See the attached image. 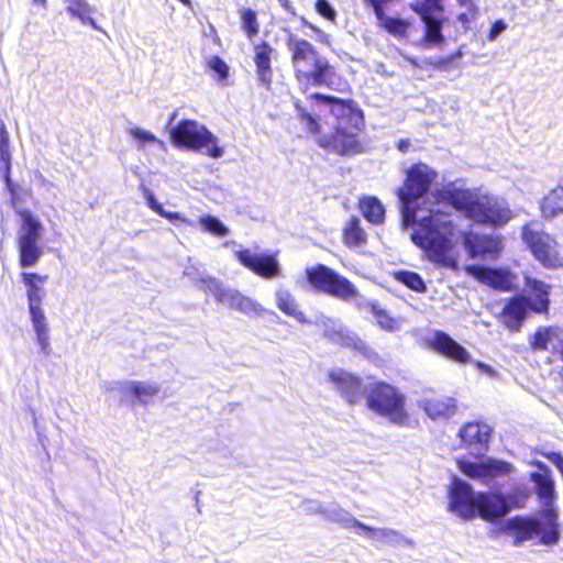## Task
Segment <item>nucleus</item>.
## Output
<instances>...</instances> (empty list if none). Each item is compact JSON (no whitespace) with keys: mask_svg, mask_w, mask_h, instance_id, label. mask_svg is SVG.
Instances as JSON below:
<instances>
[{"mask_svg":"<svg viewBox=\"0 0 563 563\" xmlns=\"http://www.w3.org/2000/svg\"><path fill=\"white\" fill-rule=\"evenodd\" d=\"M129 134L136 141L140 142V145L145 143H161L159 140L150 131L141 129L139 126L131 128L129 130Z\"/></svg>","mask_w":563,"mask_h":563,"instance_id":"nucleus-46","label":"nucleus"},{"mask_svg":"<svg viewBox=\"0 0 563 563\" xmlns=\"http://www.w3.org/2000/svg\"><path fill=\"white\" fill-rule=\"evenodd\" d=\"M432 7L426 3L417 4L413 10L420 15L421 21L424 23V42L430 46L440 47L444 44V36L442 34V22L431 12Z\"/></svg>","mask_w":563,"mask_h":563,"instance_id":"nucleus-19","label":"nucleus"},{"mask_svg":"<svg viewBox=\"0 0 563 563\" xmlns=\"http://www.w3.org/2000/svg\"><path fill=\"white\" fill-rule=\"evenodd\" d=\"M274 52V48L265 42L254 46V63L256 66L257 80L266 88L271 87L273 80L271 63Z\"/></svg>","mask_w":563,"mask_h":563,"instance_id":"nucleus-22","label":"nucleus"},{"mask_svg":"<svg viewBox=\"0 0 563 563\" xmlns=\"http://www.w3.org/2000/svg\"><path fill=\"white\" fill-rule=\"evenodd\" d=\"M123 390L128 395H133L136 400L143 405L151 404L161 394V385L152 382H129Z\"/></svg>","mask_w":563,"mask_h":563,"instance_id":"nucleus-28","label":"nucleus"},{"mask_svg":"<svg viewBox=\"0 0 563 563\" xmlns=\"http://www.w3.org/2000/svg\"><path fill=\"white\" fill-rule=\"evenodd\" d=\"M529 343L534 351H545L559 355L563 362V331L554 327H540Z\"/></svg>","mask_w":563,"mask_h":563,"instance_id":"nucleus-17","label":"nucleus"},{"mask_svg":"<svg viewBox=\"0 0 563 563\" xmlns=\"http://www.w3.org/2000/svg\"><path fill=\"white\" fill-rule=\"evenodd\" d=\"M278 3L282 5L283 9H285L286 11H289L291 13H294V8L292 5L290 4L289 0H277Z\"/></svg>","mask_w":563,"mask_h":563,"instance_id":"nucleus-58","label":"nucleus"},{"mask_svg":"<svg viewBox=\"0 0 563 563\" xmlns=\"http://www.w3.org/2000/svg\"><path fill=\"white\" fill-rule=\"evenodd\" d=\"M21 278L26 287L27 305H42L46 295L44 285L47 276L24 272L21 274Z\"/></svg>","mask_w":563,"mask_h":563,"instance_id":"nucleus-27","label":"nucleus"},{"mask_svg":"<svg viewBox=\"0 0 563 563\" xmlns=\"http://www.w3.org/2000/svg\"><path fill=\"white\" fill-rule=\"evenodd\" d=\"M397 279L415 291H423L426 289L422 278L413 272H399Z\"/></svg>","mask_w":563,"mask_h":563,"instance_id":"nucleus-42","label":"nucleus"},{"mask_svg":"<svg viewBox=\"0 0 563 563\" xmlns=\"http://www.w3.org/2000/svg\"><path fill=\"white\" fill-rule=\"evenodd\" d=\"M318 512L324 515L328 519L343 526L346 529L360 528L362 522L354 518L347 510H344L336 505L319 506Z\"/></svg>","mask_w":563,"mask_h":563,"instance_id":"nucleus-32","label":"nucleus"},{"mask_svg":"<svg viewBox=\"0 0 563 563\" xmlns=\"http://www.w3.org/2000/svg\"><path fill=\"white\" fill-rule=\"evenodd\" d=\"M526 287L530 297L511 299L503 310L504 323L509 329H519L527 311L547 312L549 309V286L536 278L526 277Z\"/></svg>","mask_w":563,"mask_h":563,"instance_id":"nucleus-7","label":"nucleus"},{"mask_svg":"<svg viewBox=\"0 0 563 563\" xmlns=\"http://www.w3.org/2000/svg\"><path fill=\"white\" fill-rule=\"evenodd\" d=\"M521 238L531 250L534 257L549 268L563 266V258L556 251V242L537 228L536 223H528L522 228Z\"/></svg>","mask_w":563,"mask_h":563,"instance_id":"nucleus-11","label":"nucleus"},{"mask_svg":"<svg viewBox=\"0 0 563 563\" xmlns=\"http://www.w3.org/2000/svg\"><path fill=\"white\" fill-rule=\"evenodd\" d=\"M367 234L361 228L358 218H351L344 229V243L347 246H360L366 242Z\"/></svg>","mask_w":563,"mask_h":563,"instance_id":"nucleus-36","label":"nucleus"},{"mask_svg":"<svg viewBox=\"0 0 563 563\" xmlns=\"http://www.w3.org/2000/svg\"><path fill=\"white\" fill-rule=\"evenodd\" d=\"M286 47L290 55L294 76L299 85L308 87H328L338 90L336 73L330 62L321 56L307 40L286 30Z\"/></svg>","mask_w":563,"mask_h":563,"instance_id":"nucleus-3","label":"nucleus"},{"mask_svg":"<svg viewBox=\"0 0 563 563\" xmlns=\"http://www.w3.org/2000/svg\"><path fill=\"white\" fill-rule=\"evenodd\" d=\"M358 306L371 311L382 329L395 331L399 328L398 321L391 318L384 309H380L375 302L364 300L358 302Z\"/></svg>","mask_w":563,"mask_h":563,"instance_id":"nucleus-35","label":"nucleus"},{"mask_svg":"<svg viewBox=\"0 0 563 563\" xmlns=\"http://www.w3.org/2000/svg\"><path fill=\"white\" fill-rule=\"evenodd\" d=\"M437 178V170L424 163L413 164L406 170L404 187L398 190L402 225L410 228L411 241L430 262L454 268L456 261L451 252L455 245L457 216L453 213L452 202L442 195L451 184L432 195L434 201L418 206V200L430 190Z\"/></svg>","mask_w":563,"mask_h":563,"instance_id":"nucleus-1","label":"nucleus"},{"mask_svg":"<svg viewBox=\"0 0 563 563\" xmlns=\"http://www.w3.org/2000/svg\"><path fill=\"white\" fill-rule=\"evenodd\" d=\"M303 24L308 25L314 33L316 37L314 40L321 44L330 45V36L329 34L324 33L320 29L316 27L314 25L308 23L306 20H303Z\"/></svg>","mask_w":563,"mask_h":563,"instance_id":"nucleus-52","label":"nucleus"},{"mask_svg":"<svg viewBox=\"0 0 563 563\" xmlns=\"http://www.w3.org/2000/svg\"><path fill=\"white\" fill-rule=\"evenodd\" d=\"M18 246L20 253V265L22 267H32L36 265L43 255V250L38 243H18Z\"/></svg>","mask_w":563,"mask_h":563,"instance_id":"nucleus-37","label":"nucleus"},{"mask_svg":"<svg viewBox=\"0 0 563 563\" xmlns=\"http://www.w3.org/2000/svg\"><path fill=\"white\" fill-rule=\"evenodd\" d=\"M409 25L410 24L407 21L391 16H388L384 23L380 24V26L384 27L388 33L399 37H402L407 34Z\"/></svg>","mask_w":563,"mask_h":563,"instance_id":"nucleus-41","label":"nucleus"},{"mask_svg":"<svg viewBox=\"0 0 563 563\" xmlns=\"http://www.w3.org/2000/svg\"><path fill=\"white\" fill-rule=\"evenodd\" d=\"M419 404L431 419L449 418L456 410L455 399L452 397L422 398Z\"/></svg>","mask_w":563,"mask_h":563,"instance_id":"nucleus-25","label":"nucleus"},{"mask_svg":"<svg viewBox=\"0 0 563 563\" xmlns=\"http://www.w3.org/2000/svg\"><path fill=\"white\" fill-rule=\"evenodd\" d=\"M306 276L313 289L343 301H350L358 296L353 283L327 265L317 264L306 268Z\"/></svg>","mask_w":563,"mask_h":563,"instance_id":"nucleus-9","label":"nucleus"},{"mask_svg":"<svg viewBox=\"0 0 563 563\" xmlns=\"http://www.w3.org/2000/svg\"><path fill=\"white\" fill-rule=\"evenodd\" d=\"M389 0H364V2L371 7H383Z\"/></svg>","mask_w":563,"mask_h":563,"instance_id":"nucleus-57","label":"nucleus"},{"mask_svg":"<svg viewBox=\"0 0 563 563\" xmlns=\"http://www.w3.org/2000/svg\"><path fill=\"white\" fill-rule=\"evenodd\" d=\"M21 225L18 231V243H38L43 225L30 211H22Z\"/></svg>","mask_w":563,"mask_h":563,"instance_id":"nucleus-26","label":"nucleus"},{"mask_svg":"<svg viewBox=\"0 0 563 563\" xmlns=\"http://www.w3.org/2000/svg\"><path fill=\"white\" fill-rule=\"evenodd\" d=\"M540 210L545 219H553L563 213V187L558 186L544 196Z\"/></svg>","mask_w":563,"mask_h":563,"instance_id":"nucleus-31","label":"nucleus"},{"mask_svg":"<svg viewBox=\"0 0 563 563\" xmlns=\"http://www.w3.org/2000/svg\"><path fill=\"white\" fill-rule=\"evenodd\" d=\"M181 3L186 4V5H190V0H179Z\"/></svg>","mask_w":563,"mask_h":563,"instance_id":"nucleus-60","label":"nucleus"},{"mask_svg":"<svg viewBox=\"0 0 563 563\" xmlns=\"http://www.w3.org/2000/svg\"><path fill=\"white\" fill-rule=\"evenodd\" d=\"M277 308L285 314L295 318L300 323H307L305 313L299 309L298 302L289 290L278 288L275 292Z\"/></svg>","mask_w":563,"mask_h":563,"instance_id":"nucleus-29","label":"nucleus"},{"mask_svg":"<svg viewBox=\"0 0 563 563\" xmlns=\"http://www.w3.org/2000/svg\"><path fill=\"white\" fill-rule=\"evenodd\" d=\"M385 543L390 545L407 544L408 540L395 530L387 529L385 536Z\"/></svg>","mask_w":563,"mask_h":563,"instance_id":"nucleus-49","label":"nucleus"},{"mask_svg":"<svg viewBox=\"0 0 563 563\" xmlns=\"http://www.w3.org/2000/svg\"><path fill=\"white\" fill-rule=\"evenodd\" d=\"M5 134L4 126L1 128V141H3Z\"/></svg>","mask_w":563,"mask_h":563,"instance_id":"nucleus-59","label":"nucleus"},{"mask_svg":"<svg viewBox=\"0 0 563 563\" xmlns=\"http://www.w3.org/2000/svg\"><path fill=\"white\" fill-rule=\"evenodd\" d=\"M526 495L525 494H521V501H523L526 499Z\"/></svg>","mask_w":563,"mask_h":563,"instance_id":"nucleus-62","label":"nucleus"},{"mask_svg":"<svg viewBox=\"0 0 563 563\" xmlns=\"http://www.w3.org/2000/svg\"><path fill=\"white\" fill-rule=\"evenodd\" d=\"M310 98L316 101L320 111L328 110L335 120L334 133L320 137V145L342 155L354 152L357 142L352 129H357L363 120L356 103L322 93H312Z\"/></svg>","mask_w":563,"mask_h":563,"instance_id":"nucleus-4","label":"nucleus"},{"mask_svg":"<svg viewBox=\"0 0 563 563\" xmlns=\"http://www.w3.org/2000/svg\"><path fill=\"white\" fill-rule=\"evenodd\" d=\"M242 26L247 34L249 38H252L258 33V23L255 11L252 9L241 10Z\"/></svg>","mask_w":563,"mask_h":563,"instance_id":"nucleus-40","label":"nucleus"},{"mask_svg":"<svg viewBox=\"0 0 563 563\" xmlns=\"http://www.w3.org/2000/svg\"><path fill=\"white\" fill-rule=\"evenodd\" d=\"M209 69L218 75V82L223 85L229 76V66L219 56H211L207 60Z\"/></svg>","mask_w":563,"mask_h":563,"instance_id":"nucleus-43","label":"nucleus"},{"mask_svg":"<svg viewBox=\"0 0 563 563\" xmlns=\"http://www.w3.org/2000/svg\"><path fill=\"white\" fill-rule=\"evenodd\" d=\"M170 139L174 145L191 151H202L212 157L220 158L224 151L218 146L217 136L203 124L196 120H181L170 129Z\"/></svg>","mask_w":563,"mask_h":563,"instance_id":"nucleus-8","label":"nucleus"},{"mask_svg":"<svg viewBox=\"0 0 563 563\" xmlns=\"http://www.w3.org/2000/svg\"><path fill=\"white\" fill-rule=\"evenodd\" d=\"M463 56V49L460 47L455 53L451 54L446 58L439 60V67L441 69H446V65L453 63L454 60L461 58Z\"/></svg>","mask_w":563,"mask_h":563,"instance_id":"nucleus-54","label":"nucleus"},{"mask_svg":"<svg viewBox=\"0 0 563 563\" xmlns=\"http://www.w3.org/2000/svg\"><path fill=\"white\" fill-rule=\"evenodd\" d=\"M65 10L71 19H77L81 24H89L95 30H99L95 19H92L93 8L87 0H65Z\"/></svg>","mask_w":563,"mask_h":563,"instance_id":"nucleus-30","label":"nucleus"},{"mask_svg":"<svg viewBox=\"0 0 563 563\" xmlns=\"http://www.w3.org/2000/svg\"><path fill=\"white\" fill-rule=\"evenodd\" d=\"M467 273L483 284L503 291L511 290L517 279L515 275L504 268H488L473 265L467 267Z\"/></svg>","mask_w":563,"mask_h":563,"instance_id":"nucleus-15","label":"nucleus"},{"mask_svg":"<svg viewBox=\"0 0 563 563\" xmlns=\"http://www.w3.org/2000/svg\"><path fill=\"white\" fill-rule=\"evenodd\" d=\"M411 146L410 142L408 140H400L398 143H397V148L402 152V153H406L409 151V147Z\"/></svg>","mask_w":563,"mask_h":563,"instance_id":"nucleus-56","label":"nucleus"},{"mask_svg":"<svg viewBox=\"0 0 563 563\" xmlns=\"http://www.w3.org/2000/svg\"><path fill=\"white\" fill-rule=\"evenodd\" d=\"M159 216L168 219L169 221L174 222L176 220H179L190 227H194L195 223L188 219H186L183 214L178 213V212H168L166 210L163 209V212H159Z\"/></svg>","mask_w":563,"mask_h":563,"instance_id":"nucleus-53","label":"nucleus"},{"mask_svg":"<svg viewBox=\"0 0 563 563\" xmlns=\"http://www.w3.org/2000/svg\"><path fill=\"white\" fill-rule=\"evenodd\" d=\"M358 529L363 533H365V536L367 538H369L371 540L380 542V543H385V536H386L387 529H380V528L376 529V528L365 526L364 523H362V526H360Z\"/></svg>","mask_w":563,"mask_h":563,"instance_id":"nucleus-47","label":"nucleus"},{"mask_svg":"<svg viewBox=\"0 0 563 563\" xmlns=\"http://www.w3.org/2000/svg\"><path fill=\"white\" fill-rule=\"evenodd\" d=\"M360 208L365 219L374 224L382 223L385 209L376 197H365L360 201Z\"/></svg>","mask_w":563,"mask_h":563,"instance_id":"nucleus-34","label":"nucleus"},{"mask_svg":"<svg viewBox=\"0 0 563 563\" xmlns=\"http://www.w3.org/2000/svg\"><path fill=\"white\" fill-rule=\"evenodd\" d=\"M459 466L466 476L484 484H489L494 477L509 474L512 468L507 462L492 459L482 463L459 461Z\"/></svg>","mask_w":563,"mask_h":563,"instance_id":"nucleus-14","label":"nucleus"},{"mask_svg":"<svg viewBox=\"0 0 563 563\" xmlns=\"http://www.w3.org/2000/svg\"><path fill=\"white\" fill-rule=\"evenodd\" d=\"M364 396L368 409L387 418L391 423L404 426L408 421L406 397L396 387L375 382L365 386Z\"/></svg>","mask_w":563,"mask_h":563,"instance_id":"nucleus-6","label":"nucleus"},{"mask_svg":"<svg viewBox=\"0 0 563 563\" xmlns=\"http://www.w3.org/2000/svg\"><path fill=\"white\" fill-rule=\"evenodd\" d=\"M325 335H329L332 341L338 343H342L343 345L351 346L357 351H360L365 356L369 357L373 351L354 333L345 332L342 328H339L331 335L329 332H325Z\"/></svg>","mask_w":563,"mask_h":563,"instance_id":"nucleus-33","label":"nucleus"},{"mask_svg":"<svg viewBox=\"0 0 563 563\" xmlns=\"http://www.w3.org/2000/svg\"><path fill=\"white\" fill-rule=\"evenodd\" d=\"M175 118H176V112H174V113L172 114L170 120H169V123H170V122H173V121L175 120Z\"/></svg>","mask_w":563,"mask_h":563,"instance_id":"nucleus-61","label":"nucleus"},{"mask_svg":"<svg viewBox=\"0 0 563 563\" xmlns=\"http://www.w3.org/2000/svg\"><path fill=\"white\" fill-rule=\"evenodd\" d=\"M329 378L347 402L356 404L362 399V383L358 377L343 369H333L329 373Z\"/></svg>","mask_w":563,"mask_h":563,"instance_id":"nucleus-18","label":"nucleus"},{"mask_svg":"<svg viewBox=\"0 0 563 563\" xmlns=\"http://www.w3.org/2000/svg\"><path fill=\"white\" fill-rule=\"evenodd\" d=\"M427 345L434 352L445 356L457 363H473L478 371L490 378L497 377V372L490 365L481 361H472L471 354L443 331H434V333L426 339Z\"/></svg>","mask_w":563,"mask_h":563,"instance_id":"nucleus-10","label":"nucleus"},{"mask_svg":"<svg viewBox=\"0 0 563 563\" xmlns=\"http://www.w3.org/2000/svg\"><path fill=\"white\" fill-rule=\"evenodd\" d=\"M507 24L504 20H497L493 23L489 33L487 35L490 42H494L504 31H506Z\"/></svg>","mask_w":563,"mask_h":563,"instance_id":"nucleus-50","label":"nucleus"},{"mask_svg":"<svg viewBox=\"0 0 563 563\" xmlns=\"http://www.w3.org/2000/svg\"><path fill=\"white\" fill-rule=\"evenodd\" d=\"M235 255L241 264L262 277L272 278L279 274L280 266L274 255L252 253L250 250L238 251Z\"/></svg>","mask_w":563,"mask_h":563,"instance_id":"nucleus-16","label":"nucleus"},{"mask_svg":"<svg viewBox=\"0 0 563 563\" xmlns=\"http://www.w3.org/2000/svg\"><path fill=\"white\" fill-rule=\"evenodd\" d=\"M316 9L319 14L324 16L328 20H334L335 11L332 5L328 2V0H317Z\"/></svg>","mask_w":563,"mask_h":563,"instance_id":"nucleus-48","label":"nucleus"},{"mask_svg":"<svg viewBox=\"0 0 563 563\" xmlns=\"http://www.w3.org/2000/svg\"><path fill=\"white\" fill-rule=\"evenodd\" d=\"M222 305L251 317H261L265 312V309L260 302L242 295L239 290L233 288H230V291Z\"/></svg>","mask_w":563,"mask_h":563,"instance_id":"nucleus-24","label":"nucleus"},{"mask_svg":"<svg viewBox=\"0 0 563 563\" xmlns=\"http://www.w3.org/2000/svg\"><path fill=\"white\" fill-rule=\"evenodd\" d=\"M477 494L466 482L454 477L449 488V510L464 520L476 517Z\"/></svg>","mask_w":563,"mask_h":563,"instance_id":"nucleus-12","label":"nucleus"},{"mask_svg":"<svg viewBox=\"0 0 563 563\" xmlns=\"http://www.w3.org/2000/svg\"><path fill=\"white\" fill-rule=\"evenodd\" d=\"M201 284L203 289L211 294L219 303L224 302L230 288H224L223 285L213 277L202 278Z\"/></svg>","mask_w":563,"mask_h":563,"instance_id":"nucleus-39","label":"nucleus"},{"mask_svg":"<svg viewBox=\"0 0 563 563\" xmlns=\"http://www.w3.org/2000/svg\"><path fill=\"white\" fill-rule=\"evenodd\" d=\"M460 437L474 453L482 454L487 449L490 428L485 423L470 422L461 429Z\"/></svg>","mask_w":563,"mask_h":563,"instance_id":"nucleus-21","label":"nucleus"},{"mask_svg":"<svg viewBox=\"0 0 563 563\" xmlns=\"http://www.w3.org/2000/svg\"><path fill=\"white\" fill-rule=\"evenodd\" d=\"M374 9L375 16L380 24L384 23V21L388 18V15L385 14L383 7H372Z\"/></svg>","mask_w":563,"mask_h":563,"instance_id":"nucleus-55","label":"nucleus"},{"mask_svg":"<svg viewBox=\"0 0 563 563\" xmlns=\"http://www.w3.org/2000/svg\"><path fill=\"white\" fill-rule=\"evenodd\" d=\"M463 245L471 257H495L501 250V244L498 239L486 235L481 236L472 232H466L463 234Z\"/></svg>","mask_w":563,"mask_h":563,"instance_id":"nucleus-20","label":"nucleus"},{"mask_svg":"<svg viewBox=\"0 0 563 563\" xmlns=\"http://www.w3.org/2000/svg\"><path fill=\"white\" fill-rule=\"evenodd\" d=\"M296 110H297V114L301 119L302 124L306 126V129L309 132H311L313 134L320 133V125H319V123L317 122V120L309 112H307L298 103H296Z\"/></svg>","mask_w":563,"mask_h":563,"instance_id":"nucleus-45","label":"nucleus"},{"mask_svg":"<svg viewBox=\"0 0 563 563\" xmlns=\"http://www.w3.org/2000/svg\"><path fill=\"white\" fill-rule=\"evenodd\" d=\"M442 195L452 202L453 213L455 210H461L468 218L481 223L499 227L506 224L512 217L504 199L483 195L477 190L461 189L451 184Z\"/></svg>","mask_w":563,"mask_h":563,"instance_id":"nucleus-5","label":"nucleus"},{"mask_svg":"<svg viewBox=\"0 0 563 563\" xmlns=\"http://www.w3.org/2000/svg\"><path fill=\"white\" fill-rule=\"evenodd\" d=\"M426 1L429 3L430 7L434 8L435 10L442 9V0H426ZM457 1L462 7H465L468 11V13L464 12L460 15L461 21H467L468 14L471 15V18H474L476 15L477 8L474 3V0H457Z\"/></svg>","mask_w":563,"mask_h":563,"instance_id":"nucleus-44","label":"nucleus"},{"mask_svg":"<svg viewBox=\"0 0 563 563\" xmlns=\"http://www.w3.org/2000/svg\"><path fill=\"white\" fill-rule=\"evenodd\" d=\"M143 194L146 199L147 206L153 211H155L158 214H159V212H163V206L159 202H157V200L154 197V194L150 189L143 187Z\"/></svg>","mask_w":563,"mask_h":563,"instance_id":"nucleus-51","label":"nucleus"},{"mask_svg":"<svg viewBox=\"0 0 563 563\" xmlns=\"http://www.w3.org/2000/svg\"><path fill=\"white\" fill-rule=\"evenodd\" d=\"M29 312L41 351L48 355L51 352L49 330L42 305H29Z\"/></svg>","mask_w":563,"mask_h":563,"instance_id":"nucleus-23","label":"nucleus"},{"mask_svg":"<svg viewBox=\"0 0 563 563\" xmlns=\"http://www.w3.org/2000/svg\"><path fill=\"white\" fill-rule=\"evenodd\" d=\"M543 472L531 474L537 494L542 505L538 518L514 517L506 521L505 531L519 545L525 541H538L542 544H555L559 540L558 514L554 508V482L548 467L539 464Z\"/></svg>","mask_w":563,"mask_h":563,"instance_id":"nucleus-2","label":"nucleus"},{"mask_svg":"<svg viewBox=\"0 0 563 563\" xmlns=\"http://www.w3.org/2000/svg\"><path fill=\"white\" fill-rule=\"evenodd\" d=\"M520 507L521 503L515 500V496L509 494L507 496L500 493H478L476 503V515L482 519L494 522L505 517L512 508Z\"/></svg>","mask_w":563,"mask_h":563,"instance_id":"nucleus-13","label":"nucleus"},{"mask_svg":"<svg viewBox=\"0 0 563 563\" xmlns=\"http://www.w3.org/2000/svg\"><path fill=\"white\" fill-rule=\"evenodd\" d=\"M200 228L216 236H225L229 233V229L216 217L210 214H202L198 219Z\"/></svg>","mask_w":563,"mask_h":563,"instance_id":"nucleus-38","label":"nucleus"}]
</instances>
